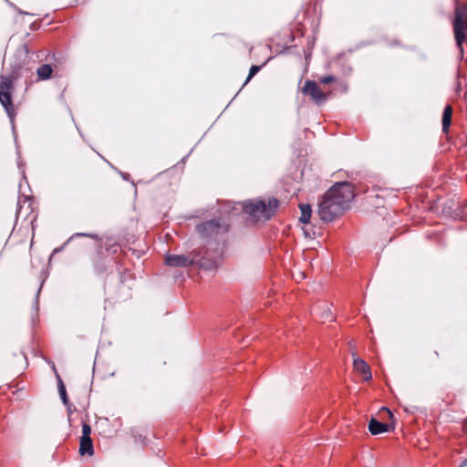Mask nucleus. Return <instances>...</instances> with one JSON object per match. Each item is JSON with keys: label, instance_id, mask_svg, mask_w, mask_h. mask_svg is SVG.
Returning <instances> with one entry per match:
<instances>
[{"label": "nucleus", "instance_id": "1", "mask_svg": "<svg viewBox=\"0 0 467 467\" xmlns=\"http://www.w3.org/2000/svg\"><path fill=\"white\" fill-rule=\"evenodd\" d=\"M353 186L348 182L334 184L318 203L317 213L324 222H331L350 208L354 199Z\"/></svg>", "mask_w": 467, "mask_h": 467}, {"label": "nucleus", "instance_id": "2", "mask_svg": "<svg viewBox=\"0 0 467 467\" xmlns=\"http://www.w3.org/2000/svg\"><path fill=\"white\" fill-rule=\"evenodd\" d=\"M27 54L28 49L26 45L19 47L14 55L13 61L9 63L10 67L12 68V73L8 77H1L2 80L0 83V103L5 108L11 121L14 119V108L9 89L12 86L13 80L18 77L19 70L27 63Z\"/></svg>", "mask_w": 467, "mask_h": 467}, {"label": "nucleus", "instance_id": "3", "mask_svg": "<svg viewBox=\"0 0 467 467\" xmlns=\"http://www.w3.org/2000/svg\"><path fill=\"white\" fill-rule=\"evenodd\" d=\"M278 206V200L275 198L268 199L267 202L264 200L251 201L246 202L244 206V211L249 213L254 220H268L275 212Z\"/></svg>", "mask_w": 467, "mask_h": 467}, {"label": "nucleus", "instance_id": "4", "mask_svg": "<svg viewBox=\"0 0 467 467\" xmlns=\"http://www.w3.org/2000/svg\"><path fill=\"white\" fill-rule=\"evenodd\" d=\"M454 36L460 52L463 53L462 43L467 34V5H458L455 8V19L453 21Z\"/></svg>", "mask_w": 467, "mask_h": 467}, {"label": "nucleus", "instance_id": "5", "mask_svg": "<svg viewBox=\"0 0 467 467\" xmlns=\"http://www.w3.org/2000/svg\"><path fill=\"white\" fill-rule=\"evenodd\" d=\"M195 251L201 252L202 254L197 257L194 266L207 271H213L219 267L222 260L221 252L212 253L209 249H196Z\"/></svg>", "mask_w": 467, "mask_h": 467}, {"label": "nucleus", "instance_id": "6", "mask_svg": "<svg viewBox=\"0 0 467 467\" xmlns=\"http://www.w3.org/2000/svg\"><path fill=\"white\" fill-rule=\"evenodd\" d=\"M201 252L191 251L186 254H167L165 256V265L171 267H189L194 266L197 257Z\"/></svg>", "mask_w": 467, "mask_h": 467}, {"label": "nucleus", "instance_id": "7", "mask_svg": "<svg viewBox=\"0 0 467 467\" xmlns=\"http://www.w3.org/2000/svg\"><path fill=\"white\" fill-rule=\"evenodd\" d=\"M303 93L309 95L317 104L324 103L327 100V94L319 88L315 81H306Z\"/></svg>", "mask_w": 467, "mask_h": 467}, {"label": "nucleus", "instance_id": "8", "mask_svg": "<svg viewBox=\"0 0 467 467\" xmlns=\"http://www.w3.org/2000/svg\"><path fill=\"white\" fill-rule=\"evenodd\" d=\"M196 228L198 233L202 236H211L213 234H216L219 232L221 224L219 220L213 219L197 225Z\"/></svg>", "mask_w": 467, "mask_h": 467}, {"label": "nucleus", "instance_id": "9", "mask_svg": "<svg viewBox=\"0 0 467 467\" xmlns=\"http://www.w3.org/2000/svg\"><path fill=\"white\" fill-rule=\"evenodd\" d=\"M352 357L354 369L360 373L364 377L365 380L371 379V371L367 362L359 358L354 352L352 353Z\"/></svg>", "mask_w": 467, "mask_h": 467}, {"label": "nucleus", "instance_id": "10", "mask_svg": "<svg viewBox=\"0 0 467 467\" xmlns=\"http://www.w3.org/2000/svg\"><path fill=\"white\" fill-rule=\"evenodd\" d=\"M368 428L372 435H379L392 431L394 429V426L390 424L381 423L375 418H371L368 422Z\"/></svg>", "mask_w": 467, "mask_h": 467}, {"label": "nucleus", "instance_id": "11", "mask_svg": "<svg viewBox=\"0 0 467 467\" xmlns=\"http://www.w3.org/2000/svg\"><path fill=\"white\" fill-rule=\"evenodd\" d=\"M80 455L88 454L89 456L94 454L93 443L91 438H80L79 442Z\"/></svg>", "mask_w": 467, "mask_h": 467}, {"label": "nucleus", "instance_id": "12", "mask_svg": "<svg viewBox=\"0 0 467 467\" xmlns=\"http://www.w3.org/2000/svg\"><path fill=\"white\" fill-rule=\"evenodd\" d=\"M316 310L319 312L320 317L324 322L335 320V317L330 309V306L323 303L316 307Z\"/></svg>", "mask_w": 467, "mask_h": 467}, {"label": "nucleus", "instance_id": "13", "mask_svg": "<svg viewBox=\"0 0 467 467\" xmlns=\"http://www.w3.org/2000/svg\"><path fill=\"white\" fill-rule=\"evenodd\" d=\"M53 72V68L51 65L49 64H44L41 67H39L36 70V74L39 78V79L47 80L50 78Z\"/></svg>", "mask_w": 467, "mask_h": 467}, {"label": "nucleus", "instance_id": "14", "mask_svg": "<svg viewBox=\"0 0 467 467\" xmlns=\"http://www.w3.org/2000/svg\"><path fill=\"white\" fill-rule=\"evenodd\" d=\"M299 208H300V212H301V216L299 218V221L303 223H309L311 213H312L311 206L309 204L304 203V204H300Z\"/></svg>", "mask_w": 467, "mask_h": 467}, {"label": "nucleus", "instance_id": "15", "mask_svg": "<svg viewBox=\"0 0 467 467\" xmlns=\"http://www.w3.org/2000/svg\"><path fill=\"white\" fill-rule=\"evenodd\" d=\"M451 114L452 108L451 106H446L442 115V130L443 131H447L451 121Z\"/></svg>", "mask_w": 467, "mask_h": 467}, {"label": "nucleus", "instance_id": "16", "mask_svg": "<svg viewBox=\"0 0 467 467\" xmlns=\"http://www.w3.org/2000/svg\"><path fill=\"white\" fill-rule=\"evenodd\" d=\"M58 391H59L60 398L63 400L64 404H67V392H66V389H65L63 383L61 382V380L59 381Z\"/></svg>", "mask_w": 467, "mask_h": 467}, {"label": "nucleus", "instance_id": "17", "mask_svg": "<svg viewBox=\"0 0 467 467\" xmlns=\"http://www.w3.org/2000/svg\"><path fill=\"white\" fill-rule=\"evenodd\" d=\"M260 66H252L244 84L248 83L251 80V78L260 70Z\"/></svg>", "mask_w": 467, "mask_h": 467}, {"label": "nucleus", "instance_id": "18", "mask_svg": "<svg viewBox=\"0 0 467 467\" xmlns=\"http://www.w3.org/2000/svg\"><path fill=\"white\" fill-rule=\"evenodd\" d=\"M91 428L88 424H82V435L81 438H90Z\"/></svg>", "mask_w": 467, "mask_h": 467}, {"label": "nucleus", "instance_id": "19", "mask_svg": "<svg viewBox=\"0 0 467 467\" xmlns=\"http://www.w3.org/2000/svg\"><path fill=\"white\" fill-rule=\"evenodd\" d=\"M74 236H88V237L93 238V239H97L98 238L97 234H76L73 236H71V238L69 240H67V242L64 245H66Z\"/></svg>", "mask_w": 467, "mask_h": 467}, {"label": "nucleus", "instance_id": "20", "mask_svg": "<svg viewBox=\"0 0 467 467\" xmlns=\"http://www.w3.org/2000/svg\"><path fill=\"white\" fill-rule=\"evenodd\" d=\"M320 81L323 84H329L334 81V78L332 76H326L320 78Z\"/></svg>", "mask_w": 467, "mask_h": 467}, {"label": "nucleus", "instance_id": "21", "mask_svg": "<svg viewBox=\"0 0 467 467\" xmlns=\"http://www.w3.org/2000/svg\"><path fill=\"white\" fill-rule=\"evenodd\" d=\"M295 278L299 281L301 279H304L305 278V274L303 272H298L296 274V275L295 276Z\"/></svg>", "mask_w": 467, "mask_h": 467}, {"label": "nucleus", "instance_id": "22", "mask_svg": "<svg viewBox=\"0 0 467 467\" xmlns=\"http://www.w3.org/2000/svg\"><path fill=\"white\" fill-rule=\"evenodd\" d=\"M381 410L387 411L389 416V418H393L392 412L388 408L383 407Z\"/></svg>", "mask_w": 467, "mask_h": 467}, {"label": "nucleus", "instance_id": "23", "mask_svg": "<svg viewBox=\"0 0 467 467\" xmlns=\"http://www.w3.org/2000/svg\"><path fill=\"white\" fill-rule=\"evenodd\" d=\"M467 466V459L462 462V463L459 467H466Z\"/></svg>", "mask_w": 467, "mask_h": 467}, {"label": "nucleus", "instance_id": "24", "mask_svg": "<svg viewBox=\"0 0 467 467\" xmlns=\"http://www.w3.org/2000/svg\"><path fill=\"white\" fill-rule=\"evenodd\" d=\"M62 249H63V247L55 249L54 254L60 252Z\"/></svg>", "mask_w": 467, "mask_h": 467}, {"label": "nucleus", "instance_id": "25", "mask_svg": "<svg viewBox=\"0 0 467 467\" xmlns=\"http://www.w3.org/2000/svg\"><path fill=\"white\" fill-rule=\"evenodd\" d=\"M128 176H129V175H128V174H126V173H123V174H122V177H123L125 180H128Z\"/></svg>", "mask_w": 467, "mask_h": 467}, {"label": "nucleus", "instance_id": "26", "mask_svg": "<svg viewBox=\"0 0 467 467\" xmlns=\"http://www.w3.org/2000/svg\"><path fill=\"white\" fill-rule=\"evenodd\" d=\"M460 89H461V86H460V84H458V86H457V91H460Z\"/></svg>", "mask_w": 467, "mask_h": 467}, {"label": "nucleus", "instance_id": "27", "mask_svg": "<svg viewBox=\"0 0 467 467\" xmlns=\"http://www.w3.org/2000/svg\"><path fill=\"white\" fill-rule=\"evenodd\" d=\"M349 346L352 348V347H354V344L352 342H350Z\"/></svg>", "mask_w": 467, "mask_h": 467}]
</instances>
